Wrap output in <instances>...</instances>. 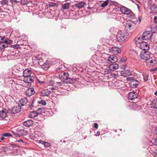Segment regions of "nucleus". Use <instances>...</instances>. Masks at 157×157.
I'll list each match as a JSON object with an SVG mask.
<instances>
[{
    "instance_id": "63",
    "label": "nucleus",
    "mask_w": 157,
    "mask_h": 157,
    "mask_svg": "<svg viewBox=\"0 0 157 157\" xmlns=\"http://www.w3.org/2000/svg\"><path fill=\"white\" fill-rule=\"evenodd\" d=\"M136 1L137 2H138L139 3H140V2L138 1V0H136Z\"/></svg>"
},
{
    "instance_id": "30",
    "label": "nucleus",
    "mask_w": 157,
    "mask_h": 157,
    "mask_svg": "<svg viewBox=\"0 0 157 157\" xmlns=\"http://www.w3.org/2000/svg\"><path fill=\"white\" fill-rule=\"evenodd\" d=\"M38 115V113L33 111L30 112L29 115V116L31 118H34Z\"/></svg>"
},
{
    "instance_id": "50",
    "label": "nucleus",
    "mask_w": 157,
    "mask_h": 157,
    "mask_svg": "<svg viewBox=\"0 0 157 157\" xmlns=\"http://www.w3.org/2000/svg\"><path fill=\"white\" fill-rule=\"evenodd\" d=\"M94 127L96 129H97L98 127V125L97 123H94Z\"/></svg>"
},
{
    "instance_id": "11",
    "label": "nucleus",
    "mask_w": 157,
    "mask_h": 157,
    "mask_svg": "<svg viewBox=\"0 0 157 157\" xmlns=\"http://www.w3.org/2000/svg\"><path fill=\"white\" fill-rule=\"evenodd\" d=\"M12 136V135L8 132H3L0 135V138L1 140H4L5 139L10 138Z\"/></svg>"
},
{
    "instance_id": "57",
    "label": "nucleus",
    "mask_w": 157,
    "mask_h": 157,
    "mask_svg": "<svg viewBox=\"0 0 157 157\" xmlns=\"http://www.w3.org/2000/svg\"><path fill=\"white\" fill-rule=\"evenodd\" d=\"M17 141L19 142H22L23 143H24V141H23V140H21V139H20L19 140H18Z\"/></svg>"
},
{
    "instance_id": "40",
    "label": "nucleus",
    "mask_w": 157,
    "mask_h": 157,
    "mask_svg": "<svg viewBox=\"0 0 157 157\" xmlns=\"http://www.w3.org/2000/svg\"><path fill=\"white\" fill-rule=\"evenodd\" d=\"M43 145L45 147H49L51 146V144L49 143L44 141L43 143Z\"/></svg>"
},
{
    "instance_id": "58",
    "label": "nucleus",
    "mask_w": 157,
    "mask_h": 157,
    "mask_svg": "<svg viewBox=\"0 0 157 157\" xmlns=\"http://www.w3.org/2000/svg\"><path fill=\"white\" fill-rule=\"evenodd\" d=\"M137 109H140L141 107L140 106H137Z\"/></svg>"
},
{
    "instance_id": "51",
    "label": "nucleus",
    "mask_w": 157,
    "mask_h": 157,
    "mask_svg": "<svg viewBox=\"0 0 157 157\" xmlns=\"http://www.w3.org/2000/svg\"><path fill=\"white\" fill-rule=\"evenodd\" d=\"M142 19V17L141 16H139L138 17V20L139 21V23L140 22Z\"/></svg>"
},
{
    "instance_id": "41",
    "label": "nucleus",
    "mask_w": 157,
    "mask_h": 157,
    "mask_svg": "<svg viewBox=\"0 0 157 157\" xmlns=\"http://www.w3.org/2000/svg\"><path fill=\"white\" fill-rule=\"evenodd\" d=\"M12 133L13 134V135H14L15 136L17 137H20L19 133L18 132V130H17V132H12Z\"/></svg>"
},
{
    "instance_id": "8",
    "label": "nucleus",
    "mask_w": 157,
    "mask_h": 157,
    "mask_svg": "<svg viewBox=\"0 0 157 157\" xmlns=\"http://www.w3.org/2000/svg\"><path fill=\"white\" fill-rule=\"evenodd\" d=\"M152 34L151 32L149 31H145L144 33L142 36L141 40H150L152 37Z\"/></svg>"
},
{
    "instance_id": "1",
    "label": "nucleus",
    "mask_w": 157,
    "mask_h": 157,
    "mask_svg": "<svg viewBox=\"0 0 157 157\" xmlns=\"http://www.w3.org/2000/svg\"><path fill=\"white\" fill-rule=\"evenodd\" d=\"M151 53L148 51L142 50L140 52V58L145 61L147 65L149 66L153 65V63L155 62V60L150 56Z\"/></svg>"
},
{
    "instance_id": "35",
    "label": "nucleus",
    "mask_w": 157,
    "mask_h": 157,
    "mask_svg": "<svg viewBox=\"0 0 157 157\" xmlns=\"http://www.w3.org/2000/svg\"><path fill=\"white\" fill-rule=\"evenodd\" d=\"M64 82L63 81V82H56V84L57 85L60 87V88H63V86L64 85Z\"/></svg>"
},
{
    "instance_id": "20",
    "label": "nucleus",
    "mask_w": 157,
    "mask_h": 157,
    "mask_svg": "<svg viewBox=\"0 0 157 157\" xmlns=\"http://www.w3.org/2000/svg\"><path fill=\"white\" fill-rule=\"evenodd\" d=\"M119 67L117 63H113L110 65L109 67V70L111 71H113L117 70Z\"/></svg>"
},
{
    "instance_id": "36",
    "label": "nucleus",
    "mask_w": 157,
    "mask_h": 157,
    "mask_svg": "<svg viewBox=\"0 0 157 157\" xmlns=\"http://www.w3.org/2000/svg\"><path fill=\"white\" fill-rule=\"evenodd\" d=\"M38 104H41L43 105H46V102L45 101L41 100L40 101H38Z\"/></svg>"
},
{
    "instance_id": "7",
    "label": "nucleus",
    "mask_w": 157,
    "mask_h": 157,
    "mask_svg": "<svg viewBox=\"0 0 157 157\" xmlns=\"http://www.w3.org/2000/svg\"><path fill=\"white\" fill-rule=\"evenodd\" d=\"M61 75L65 82L72 83L73 82V80L69 77V74L68 73L63 72L61 74Z\"/></svg>"
},
{
    "instance_id": "28",
    "label": "nucleus",
    "mask_w": 157,
    "mask_h": 157,
    "mask_svg": "<svg viewBox=\"0 0 157 157\" xmlns=\"http://www.w3.org/2000/svg\"><path fill=\"white\" fill-rule=\"evenodd\" d=\"M150 9L152 13H155L157 12V6L155 5H152Z\"/></svg>"
},
{
    "instance_id": "31",
    "label": "nucleus",
    "mask_w": 157,
    "mask_h": 157,
    "mask_svg": "<svg viewBox=\"0 0 157 157\" xmlns=\"http://www.w3.org/2000/svg\"><path fill=\"white\" fill-rule=\"evenodd\" d=\"M70 6L69 3H66L62 6V8L63 10H66L69 8Z\"/></svg>"
},
{
    "instance_id": "2",
    "label": "nucleus",
    "mask_w": 157,
    "mask_h": 157,
    "mask_svg": "<svg viewBox=\"0 0 157 157\" xmlns=\"http://www.w3.org/2000/svg\"><path fill=\"white\" fill-rule=\"evenodd\" d=\"M136 43L138 47L142 50L148 51L149 46L148 43L145 41H142L140 37H136L135 39Z\"/></svg>"
},
{
    "instance_id": "27",
    "label": "nucleus",
    "mask_w": 157,
    "mask_h": 157,
    "mask_svg": "<svg viewBox=\"0 0 157 157\" xmlns=\"http://www.w3.org/2000/svg\"><path fill=\"white\" fill-rule=\"evenodd\" d=\"M18 130L20 137V136H25L27 135L28 134V132L24 129H21Z\"/></svg>"
},
{
    "instance_id": "56",
    "label": "nucleus",
    "mask_w": 157,
    "mask_h": 157,
    "mask_svg": "<svg viewBox=\"0 0 157 157\" xmlns=\"http://www.w3.org/2000/svg\"><path fill=\"white\" fill-rule=\"evenodd\" d=\"M100 132L99 131H97V134L95 135L96 136H99L100 135Z\"/></svg>"
},
{
    "instance_id": "49",
    "label": "nucleus",
    "mask_w": 157,
    "mask_h": 157,
    "mask_svg": "<svg viewBox=\"0 0 157 157\" xmlns=\"http://www.w3.org/2000/svg\"><path fill=\"white\" fill-rule=\"evenodd\" d=\"M154 21L155 23H157V16H155L154 18Z\"/></svg>"
},
{
    "instance_id": "9",
    "label": "nucleus",
    "mask_w": 157,
    "mask_h": 157,
    "mask_svg": "<svg viewBox=\"0 0 157 157\" xmlns=\"http://www.w3.org/2000/svg\"><path fill=\"white\" fill-rule=\"evenodd\" d=\"M24 66L22 64L17 65L13 69L14 70L16 73H21L23 71L24 69Z\"/></svg>"
},
{
    "instance_id": "6",
    "label": "nucleus",
    "mask_w": 157,
    "mask_h": 157,
    "mask_svg": "<svg viewBox=\"0 0 157 157\" xmlns=\"http://www.w3.org/2000/svg\"><path fill=\"white\" fill-rule=\"evenodd\" d=\"M120 10L123 14H126L127 17L128 18H132L133 16V13L131 10L124 6H122L120 8Z\"/></svg>"
},
{
    "instance_id": "3",
    "label": "nucleus",
    "mask_w": 157,
    "mask_h": 157,
    "mask_svg": "<svg viewBox=\"0 0 157 157\" xmlns=\"http://www.w3.org/2000/svg\"><path fill=\"white\" fill-rule=\"evenodd\" d=\"M124 24L125 30L130 33L132 32L136 25L135 22L129 20L124 21Z\"/></svg>"
},
{
    "instance_id": "54",
    "label": "nucleus",
    "mask_w": 157,
    "mask_h": 157,
    "mask_svg": "<svg viewBox=\"0 0 157 157\" xmlns=\"http://www.w3.org/2000/svg\"><path fill=\"white\" fill-rule=\"evenodd\" d=\"M154 143L157 146V138L154 140Z\"/></svg>"
},
{
    "instance_id": "43",
    "label": "nucleus",
    "mask_w": 157,
    "mask_h": 157,
    "mask_svg": "<svg viewBox=\"0 0 157 157\" xmlns=\"http://www.w3.org/2000/svg\"><path fill=\"white\" fill-rule=\"evenodd\" d=\"M38 82L41 85H44L45 83V82L43 81H41L39 79H37Z\"/></svg>"
},
{
    "instance_id": "32",
    "label": "nucleus",
    "mask_w": 157,
    "mask_h": 157,
    "mask_svg": "<svg viewBox=\"0 0 157 157\" xmlns=\"http://www.w3.org/2000/svg\"><path fill=\"white\" fill-rule=\"evenodd\" d=\"M114 17V19L117 21H120L121 18V14L119 13L116 14Z\"/></svg>"
},
{
    "instance_id": "64",
    "label": "nucleus",
    "mask_w": 157,
    "mask_h": 157,
    "mask_svg": "<svg viewBox=\"0 0 157 157\" xmlns=\"http://www.w3.org/2000/svg\"><path fill=\"white\" fill-rule=\"evenodd\" d=\"M47 13H48V14H49V12H48Z\"/></svg>"
},
{
    "instance_id": "12",
    "label": "nucleus",
    "mask_w": 157,
    "mask_h": 157,
    "mask_svg": "<svg viewBox=\"0 0 157 157\" xmlns=\"http://www.w3.org/2000/svg\"><path fill=\"white\" fill-rule=\"evenodd\" d=\"M85 3L83 2H77L73 6V7L75 9H82L84 7Z\"/></svg>"
},
{
    "instance_id": "55",
    "label": "nucleus",
    "mask_w": 157,
    "mask_h": 157,
    "mask_svg": "<svg viewBox=\"0 0 157 157\" xmlns=\"http://www.w3.org/2000/svg\"><path fill=\"white\" fill-rule=\"evenodd\" d=\"M44 141H43L41 140H40L39 141V143L42 144H43Z\"/></svg>"
},
{
    "instance_id": "25",
    "label": "nucleus",
    "mask_w": 157,
    "mask_h": 157,
    "mask_svg": "<svg viewBox=\"0 0 157 157\" xmlns=\"http://www.w3.org/2000/svg\"><path fill=\"white\" fill-rule=\"evenodd\" d=\"M28 102V100L25 98H22L19 100V105L23 106Z\"/></svg>"
},
{
    "instance_id": "26",
    "label": "nucleus",
    "mask_w": 157,
    "mask_h": 157,
    "mask_svg": "<svg viewBox=\"0 0 157 157\" xmlns=\"http://www.w3.org/2000/svg\"><path fill=\"white\" fill-rule=\"evenodd\" d=\"M7 111L6 110H2L0 111V117L4 118L7 116Z\"/></svg>"
},
{
    "instance_id": "18",
    "label": "nucleus",
    "mask_w": 157,
    "mask_h": 157,
    "mask_svg": "<svg viewBox=\"0 0 157 157\" xmlns=\"http://www.w3.org/2000/svg\"><path fill=\"white\" fill-rule=\"evenodd\" d=\"M23 81L26 83H31V82H33L34 77L31 75L24 77Z\"/></svg>"
},
{
    "instance_id": "48",
    "label": "nucleus",
    "mask_w": 157,
    "mask_h": 157,
    "mask_svg": "<svg viewBox=\"0 0 157 157\" xmlns=\"http://www.w3.org/2000/svg\"><path fill=\"white\" fill-rule=\"evenodd\" d=\"M126 60L125 58H122L121 59V61L122 62L125 63L126 61Z\"/></svg>"
},
{
    "instance_id": "13",
    "label": "nucleus",
    "mask_w": 157,
    "mask_h": 157,
    "mask_svg": "<svg viewBox=\"0 0 157 157\" xmlns=\"http://www.w3.org/2000/svg\"><path fill=\"white\" fill-rule=\"evenodd\" d=\"M109 52L113 53L114 55H117L121 52V49L117 47H112L109 49Z\"/></svg>"
},
{
    "instance_id": "52",
    "label": "nucleus",
    "mask_w": 157,
    "mask_h": 157,
    "mask_svg": "<svg viewBox=\"0 0 157 157\" xmlns=\"http://www.w3.org/2000/svg\"><path fill=\"white\" fill-rule=\"evenodd\" d=\"M48 65L47 64H46V63H44L43 67H45L46 68H48L49 67Z\"/></svg>"
},
{
    "instance_id": "46",
    "label": "nucleus",
    "mask_w": 157,
    "mask_h": 157,
    "mask_svg": "<svg viewBox=\"0 0 157 157\" xmlns=\"http://www.w3.org/2000/svg\"><path fill=\"white\" fill-rule=\"evenodd\" d=\"M54 84V81L52 80L50 81L49 83V85L53 86Z\"/></svg>"
},
{
    "instance_id": "59",
    "label": "nucleus",
    "mask_w": 157,
    "mask_h": 157,
    "mask_svg": "<svg viewBox=\"0 0 157 157\" xmlns=\"http://www.w3.org/2000/svg\"><path fill=\"white\" fill-rule=\"evenodd\" d=\"M56 88V87H52L51 88V89L52 90H55Z\"/></svg>"
},
{
    "instance_id": "24",
    "label": "nucleus",
    "mask_w": 157,
    "mask_h": 157,
    "mask_svg": "<svg viewBox=\"0 0 157 157\" xmlns=\"http://www.w3.org/2000/svg\"><path fill=\"white\" fill-rule=\"evenodd\" d=\"M33 121L32 120H29L24 121L23 124L26 127H29L33 124Z\"/></svg>"
},
{
    "instance_id": "39",
    "label": "nucleus",
    "mask_w": 157,
    "mask_h": 157,
    "mask_svg": "<svg viewBox=\"0 0 157 157\" xmlns=\"http://www.w3.org/2000/svg\"><path fill=\"white\" fill-rule=\"evenodd\" d=\"M153 104L155 106L154 108L155 109H157V99H155L153 100Z\"/></svg>"
},
{
    "instance_id": "4",
    "label": "nucleus",
    "mask_w": 157,
    "mask_h": 157,
    "mask_svg": "<svg viewBox=\"0 0 157 157\" xmlns=\"http://www.w3.org/2000/svg\"><path fill=\"white\" fill-rule=\"evenodd\" d=\"M4 37L3 40H0V49H4L7 47L8 44H12L13 41L12 40L7 39L5 36H2Z\"/></svg>"
},
{
    "instance_id": "33",
    "label": "nucleus",
    "mask_w": 157,
    "mask_h": 157,
    "mask_svg": "<svg viewBox=\"0 0 157 157\" xmlns=\"http://www.w3.org/2000/svg\"><path fill=\"white\" fill-rule=\"evenodd\" d=\"M35 101V100H33L30 103V104L29 105L28 107L30 109H33V108L34 107V104Z\"/></svg>"
},
{
    "instance_id": "34",
    "label": "nucleus",
    "mask_w": 157,
    "mask_h": 157,
    "mask_svg": "<svg viewBox=\"0 0 157 157\" xmlns=\"http://www.w3.org/2000/svg\"><path fill=\"white\" fill-rule=\"evenodd\" d=\"M109 0H106L105 1H104L103 3H102L101 6L102 8H104L106 6H107L108 5V4L109 3Z\"/></svg>"
},
{
    "instance_id": "23",
    "label": "nucleus",
    "mask_w": 157,
    "mask_h": 157,
    "mask_svg": "<svg viewBox=\"0 0 157 157\" xmlns=\"http://www.w3.org/2000/svg\"><path fill=\"white\" fill-rule=\"evenodd\" d=\"M21 109L20 106L19 105L18 106H14L11 110V113L13 114L17 113L20 112Z\"/></svg>"
},
{
    "instance_id": "44",
    "label": "nucleus",
    "mask_w": 157,
    "mask_h": 157,
    "mask_svg": "<svg viewBox=\"0 0 157 157\" xmlns=\"http://www.w3.org/2000/svg\"><path fill=\"white\" fill-rule=\"evenodd\" d=\"M44 109L43 108H39L37 109V111L39 112L40 113H41L42 112H40L39 111L41 110V111H43L44 110Z\"/></svg>"
},
{
    "instance_id": "37",
    "label": "nucleus",
    "mask_w": 157,
    "mask_h": 157,
    "mask_svg": "<svg viewBox=\"0 0 157 157\" xmlns=\"http://www.w3.org/2000/svg\"><path fill=\"white\" fill-rule=\"evenodd\" d=\"M11 47L12 48H14L15 49H18L21 48L20 45L18 44L12 45L11 46Z\"/></svg>"
},
{
    "instance_id": "47",
    "label": "nucleus",
    "mask_w": 157,
    "mask_h": 157,
    "mask_svg": "<svg viewBox=\"0 0 157 157\" xmlns=\"http://www.w3.org/2000/svg\"><path fill=\"white\" fill-rule=\"evenodd\" d=\"M148 75H146V76H144V80L145 81H147L148 80Z\"/></svg>"
},
{
    "instance_id": "42",
    "label": "nucleus",
    "mask_w": 157,
    "mask_h": 157,
    "mask_svg": "<svg viewBox=\"0 0 157 157\" xmlns=\"http://www.w3.org/2000/svg\"><path fill=\"white\" fill-rule=\"evenodd\" d=\"M56 5V3L52 2H51L50 3L49 5V6L50 7H53L55 6Z\"/></svg>"
},
{
    "instance_id": "62",
    "label": "nucleus",
    "mask_w": 157,
    "mask_h": 157,
    "mask_svg": "<svg viewBox=\"0 0 157 157\" xmlns=\"http://www.w3.org/2000/svg\"><path fill=\"white\" fill-rule=\"evenodd\" d=\"M125 66H124L123 67H121V68H123V69H125Z\"/></svg>"
},
{
    "instance_id": "15",
    "label": "nucleus",
    "mask_w": 157,
    "mask_h": 157,
    "mask_svg": "<svg viewBox=\"0 0 157 157\" xmlns=\"http://www.w3.org/2000/svg\"><path fill=\"white\" fill-rule=\"evenodd\" d=\"M157 146L155 144H153L150 145L148 148V151L152 155L157 150Z\"/></svg>"
},
{
    "instance_id": "10",
    "label": "nucleus",
    "mask_w": 157,
    "mask_h": 157,
    "mask_svg": "<svg viewBox=\"0 0 157 157\" xmlns=\"http://www.w3.org/2000/svg\"><path fill=\"white\" fill-rule=\"evenodd\" d=\"M138 95L136 92L134 91L130 92L128 94V98L131 100H133L137 98Z\"/></svg>"
},
{
    "instance_id": "14",
    "label": "nucleus",
    "mask_w": 157,
    "mask_h": 157,
    "mask_svg": "<svg viewBox=\"0 0 157 157\" xmlns=\"http://www.w3.org/2000/svg\"><path fill=\"white\" fill-rule=\"evenodd\" d=\"M120 72L121 76L124 77H127L131 75L132 72L130 70L124 69L121 71Z\"/></svg>"
},
{
    "instance_id": "22",
    "label": "nucleus",
    "mask_w": 157,
    "mask_h": 157,
    "mask_svg": "<svg viewBox=\"0 0 157 157\" xmlns=\"http://www.w3.org/2000/svg\"><path fill=\"white\" fill-rule=\"evenodd\" d=\"M50 93L51 91L48 89H46L41 91V95L43 96H48Z\"/></svg>"
},
{
    "instance_id": "61",
    "label": "nucleus",
    "mask_w": 157,
    "mask_h": 157,
    "mask_svg": "<svg viewBox=\"0 0 157 157\" xmlns=\"http://www.w3.org/2000/svg\"><path fill=\"white\" fill-rule=\"evenodd\" d=\"M155 95L157 96V90H156L155 92Z\"/></svg>"
},
{
    "instance_id": "21",
    "label": "nucleus",
    "mask_w": 157,
    "mask_h": 157,
    "mask_svg": "<svg viewBox=\"0 0 157 157\" xmlns=\"http://www.w3.org/2000/svg\"><path fill=\"white\" fill-rule=\"evenodd\" d=\"M31 71L28 68L24 70L21 74L24 77L27 76H29L31 75Z\"/></svg>"
},
{
    "instance_id": "45",
    "label": "nucleus",
    "mask_w": 157,
    "mask_h": 157,
    "mask_svg": "<svg viewBox=\"0 0 157 157\" xmlns=\"http://www.w3.org/2000/svg\"><path fill=\"white\" fill-rule=\"evenodd\" d=\"M35 59H36V60H38V61H42V59L41 58L39 57L38 56H36L35 57Z\"/></svg>"
},
{
    "instance_id": "60",
    "label": "nucleus",
    "mask_w": 157,
    "mask_h": 157,
    "mask_svg": "<svg viewBox=\"0 0 157 157\" xmlns=\"http://www.w3.org/2000/svg\"><path fill=\"white\" fill-rule=\"evenodd\" d=\"M137 7L138 9L139 10H140V6H139V5L138 4H137Z\"/></svg>"
},
{
    "instance_id": "19",
    "label": "nucleus",
    "mask_w": 157,
    "mask_h": 157,
    "mask_svg": "<svg viewBox=\"0 0 157 157\" xmlns=\"http://www.w3.org/2000/svg\"><path fill=\"white\" fill-rule=\"evenodd\" d=\"M25 93L26 95L30 96L35 94V91L33 88H29L26 90Z\"/></svg>"
},
{
    "instance_id": "5",
    "label": "nucleus",
    "mask_w": 157,
    "mask_h": 157,
    "mask_svg": "<svg viewBox=\"0 0 157 157\" xmlns=\"http://www.w3.org/2000/svg\"><path fill=\"white\" fill-rule=\"evenodd\" d=\"M128 34L126 32L119 31L116 36V38L119 42L125 41L128 38Z\"/></svg>"
},
{
    "instance_id": "38",
    "label": "nucleus",
    "mask_w": 157,
    "mask_h": 157,
    "mask_svg": "<svg viewBox=\"0 0 157 157\" xmlns=\"http://www.w3.org/2000/svg\"><path fill=\"white\" fill-rule=\"evenodd\" d=\"M21 3L23 5H27L29 3V2L27 0H21Z\"/></svg>"
},
{
    "instance_id": "16",
    "label": "nucleus",
    "mask_w": 157,
    "mask_h": 157,
    "mask_svg": "<svg viewBox=\"0 0 157 157\" xmlns=\"http://www.w3.org/2000/svg\"><path fill=\"white\" fill-rule=\"evenodd\" d=\"M9 2L7 0H2L0 1V7L1 9L5 10L8 5Z\"/></svg>"
},
{
    "instance_id": "53",
    "label": "nucleus",
    "mask_w": 157,
    "mask_h": 157,
    "mask_svg": "<svg viewBox=\"0 0 157 157\" xmlns=\"http://www.w3.org/2000/svg\"><path fill=\"white\" fill-rule=\"evenodd\" d=\"M155 157H157V150L153 155Z\"/></svg>"
},
{
    "instance_id": "29",
    "label": "nucleus",
    "mask_w": 157,
    "mask_h": 157,
    "mask_svg": "<svg viewBox=\"0 0 157 157\" xmlns=\"http://www.w3.org/2000/svg\"><path fill=\"white\" fill-rule=\"evenodd\" d=\"M131 84L135 87H136L139 84V82L136 79H133L131 82Z\"/></svg>"
},
{
    "instance_id": "17",
    "label": "nucleus",
    "mask_w": 157,
    "mask_h": 157,
    "mask_svg": "<svg viewBox=\"0 0 157 157\" xmlns=\"http://www.w3.org/2000/svg\"><path fill=\"white\" fill-rule=\"evenodd\" d=\"M107 61L111 63H114L118 61V59L116 56L110 55L108 57Z\"/></svg>"
}]
</instances>
